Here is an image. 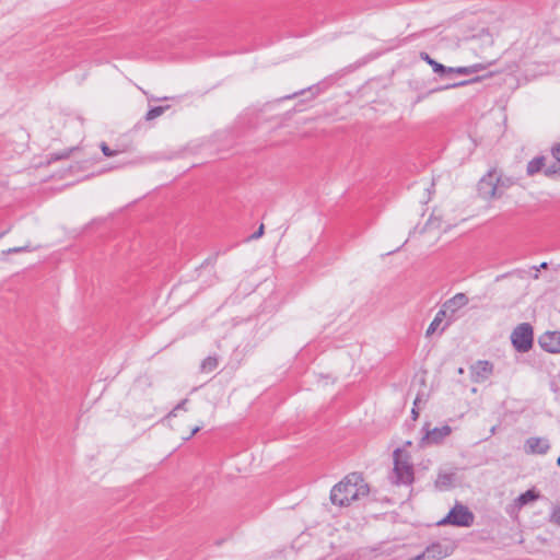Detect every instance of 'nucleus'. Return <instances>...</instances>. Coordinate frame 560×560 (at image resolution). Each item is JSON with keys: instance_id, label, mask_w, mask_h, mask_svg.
<instances>
[{"instance_id": "obj_1", "label": "nucleus", "mask_w": 560, "mask_h": 560, "mask_svg": "<svg viewBox=\"0 0 560 560\" xmlns=\"http://www.w3.org/2000/svg\"><path fill=\"white\" fill-rule=\"evenodd\" d=\"M370 488L360 474L347 475L330 491V501L334 505L349 506L352 502L368 497Z\"/></svg>"}, {"instance_id": "obj_2", "label": "nucleus", "mask_w": 560, "mask_h": 560, "mask_svg": "<svg viewBox=\"0 0 560 560\" xmlns=\"http://www.w3.org/2000/svg\"><path fill=\"white\" fill-rule=\"evenodd\" d=\"M511 342L517 352H528L534 343V330L532 325L528 323L517 325L511 334Z\"/></svg>"}, {"instance_id": "obj_3", "label": "nucleus", "mask_w": 560, "mask_h": 560, "mask_svg": "<svg viewBox=\"0 0 560 560\" xmlns=\"http://www.w3.org/2000/svg\"><path fill=\"white\" fill-rule=\"evenodd\" d=\"M420 57L422 60H424L428 65H430L432 67L433 71L435 73H440V74L456 73V74H462V75H469V74H474V73H477V72L486 69V66L482 63H476V65L468 66V67H455V68L445 67L442 63L432 59L429 56V54H427L424 51L420 52Z\"/></svg>"}, {"instance_id": "obj_4", "label": "nucleus", "mask_w": 560, "mask_h": 560, "mask_svg": "<svg viewBox=\"0 0 560 560\" xmlns=\"http://www.w3.org/2000/svg\"><path fill=\"white\" fill-rule=\"evenodd\" d=\"M392 478L395 483L404 485H409L413 480L412 465L409 463L408 458L404 457L400 450H396L394 452V469Z\"/></svg>"}, {"instance_id": "obj_5", "label": "nucleus", "mask_w": 560, "mask_h": 560, "mask_svg": "<svg viewBox=\"0 0 560 560\" xmlns=\"http://www.w3.org/2000/svg\"><path fill=\"white\" fill-rule=\"evenodd\" d=\"M474 520L475 516L467 506L456 503L448 514L439 522V525L469 527L472 525Z\"/></svg>"}, {"instance_id": "obj_6", "label": "nucleus", "mask_w": 560, "mask_h": 560, "mask_svg": "<svg viewBox=\"0 0 560 560\" xmlns=\"http://www.w3.org/2000/svg\"><path fill=\"white\" fill-rule=\"evenodd\" d=\"M500 175L495 170L488 172L479 184L478 191L483 199L499 198L502 196V190H499Z\"/></svg>"}, {"instance_id": "obj_7", "label": "nucleus", "mask_w": 560, "mask_h": 560, "mask_svg": "<svg viewBox=\"0 0 560 560\" xmlns=\"http://www.w3.org/2000/svg\"><path fill=\"white\" fill-rule=\"evenodd\" d=\"M538 345L549 353L560 354V331H546L538 338Z\"/></svg>"}, {"instance_id": "obj_8", "label": "nucleus", "mask_w": 560, "mask_h": 560, "mask_svg": "<svg viewBox=\"0 0 560 560\" xmlns=\"http://www.w3.org/2000/svg\"><path fill=\"white\" fill-rule=\"evenodd\" d=\"M550 448V443L546 438L532 436L525 441L524 450L526 454H546Z\"/></svg>"}, {"instance_id": "obj_9", "label": "nucleus", "mask_w": 560, "mask_h": 560, "mask_svg": "<svg viewBox=\"0 0 560 560\" xmlns=\"http://www.w3.org/2000/svg\"><path fill=\"white\" fill-rule=\"evenodd\" d=\"M493 372V364L489 361H477L471 365V378L476 383L485 382Z\"/></svg>"}, {"instance_id": "obj_10", "label": "nucleus", "mask_w": 560, "mask_h": 560, "mask_svg": "<svg viewBox=\"0 0 560 560\" xmlns=\"http://www.w3.org/2000/svg\"><path fill=\"white\" fill-rule=\"evenodd\" d=\"M448 555L447 547L440 542L432 544L425 548V550L419 555L422 560H440Z\"/></svg>"}, {"instance_id": "obj_11", "label": "nucleus", "mask_w": 560, "mask_h": 560, "mask_svg": "<svg viewBox=\"0 0 560 560\" xmlns=\"http://www.w3.org/2000/svg\"><path fill=\"white\" fill-rule=\"evenodd\" d=\"M452 432V429L450 425H442L440 428H434L425 433V435L422 438V443H433L439 444L441 443L446 436H448Z\"/></svg>"}, {"instance_id": "obj_12", "label": "nucleus", "mask_w": 560, "mask_h": 560, "mask_svg": "<svg viewBox=\"0 0 560 560\" xmlns=\"http://www.w3.org/2000/svg\"><path fill=\"white\" fill-rule=\"evenodd\" d=\"M468 302H469V300L466 294L457 293L443 304V310L451 311L452 313H455L459 308L467 305Z\"/></svg>"}, {"instance_id": "obj_13", "label": "nucleus", "mask_w": 560, "mask_h": 560, "mask_svg": "<svg viewBox=\"0 0 560 560\" xmlns=\"http://www.w3.org/2000/svg\"><path fill=\"white\" fill-rule=\"evenodd\" d=\"M539 498V494L535 490H527L514 500V505L517 509H522L524 505L533 502Z\"/></svg>"}, {"instance_id": "obj_14", "label": "nucleus", "mask_w": 560, "mask_h": 560, "mask_svg": "<svg viewBox=\"0 0 560 560\" xmlns=\"http://www.w3.org/2000/svg\"><path fill=\"white\" fill-rule=\"evenodd\" d=\"M546 159L544 156H537L528 162L526 173L528 176H533L545 167Z\"/></svg>"}, {"instance_id": "obj_15", "label": "nucleus", "mask_w": 560, "mask_h": 560, "mask_svg": "<svg viewBox=\"0 0 560 560\" xmlns=\"http://www.w3.org/2000/svg\"><path fill=\"white\" fill-rule=\"evenodd\" d=\"M446 316V311L441 308L434 319L431 322V324L429 325L428 329H427V337H430L432 336L438 329L439 327L441 326V324L443 323L444 318Z\"/></svg>"}, {"instance_id": "obj_16", "label": "nucleus", "mask_w": 560, "mask_h": 560, "mask_svg": "<svg viewBox=\"0 0 560 560\" xmlns=\"http://www.w3.org/2000/svg\"><path fill=\"white\" fill-rule=\"evenodd\" d=\"M219 361L217 357H208L206 358L200 365V370L202 373H210L218 368Z\"/></svg>"}, {"instance_id": "obj_17", "label": "nucleus", "mask_w": 560, "mask_h": 560, "mask_svg": "<svg viewBox=\"0 0 560 560\" xmlns=\"http://www.w3.org/2000/svg\"><path fill=\"white\" fill-rule=\"evenodd\" d=\"M453 476L450 474H440L435 480V487L439 489H446L451 487Z\"/></svg>"}, {"instance_id": "obj_18", "label": "nucleus", "mask_w": 560, "mask_h": 560, "mask_svg": "<svg viewBox=\"0 0 560 560\" xmlns=\"http://www.w3.org/2000/svg\"><path fill=\"white\" fill-rule=\"evenodd\" d=\"M479 81H480V78L477 77V78H474L471 80H464V81H459V82H456V83L447 84L445 86L438 88L435 90H432L430 93L438 92V91H444V90H448V89H455V88H459V86H465V85H468L470 83H475V82H479Z\"/></svg>"}, {"instance_id": "obj_19", "label": "nucleus", "mask_w": 560, "mask_h": 560, "mask_svg": "<svg viewBox=\"0 0 560 560\" xmlns=\"http://www.w3.org/2000/svg\"><path fill=\"white\" fill-rule=\"evenodd\" d=\"M166 108H167V106H156V107L151 108L147 113L145 119L153 120V119L160 117L165 112Z\"/></svg>"}, {"instance_id": "obj_20", "label": "nucleus", "mask_w": 560, "mask_h": 560, "mask_svg": "<svg viewBox=\"0 0 560 560\" xmlns=\"http://www.w3.org/2000/svg\"><path fill=\"white\" fill-rule=\"evenodd\" d=\"M550 522L560 526V506L553 508L550 514Z\"/></svg>"}, {"instance_id": "obj_21", "label": "nucleus", "mask_w": 560, "mask_h": 560, "mask_svg": "<svg viewBox=\"0 0 560 560\" xmlns=\"http://www.w3.org/2000/svg\"><path fill=\"white\" fill-rule=\"evenodd\" d=\"M514 184H515V182L512 178H510V177L502 178L500 176L499 190H501V188H509V187L513 186Z\"/></svg>"}, {"instance_id": "obj_22", "label": "nucleus", "mask_w": 560, "mask_h": 560, "mask_svg": "<svg viewBox=\"0 0 560 560\" xmlns=\"http://www.w3.org/2000/svg\"><path fill=\"white\" fill-rule=\"evenodd\" d=\"M27 250H31V248L25 245V246H20V247H12V248H9L7 250L3 252V254H18V253H22V252H27Z\"/></svg>"}, {"instance_id": "obj_23", "label": "nucleus", "mask_w": 560, "mask_h": 560, "mask_svg": "<svg viewBox=\"0 0 560 560\" xmlns=\"http://www.w3.org/2000/svg\"><path fill=\"white\" fill-rule=\"evenodd\" d=\"M544 173L547 176L557 175L558 177H560V166L556 167L553 165V166L546 167V168H544Z\"/></svg>"}, {"instance_id": "obj_24", "label": "nucleus", "mask_w": 560, "mask_h": 560, "mask_svg": "<svg viewBox=\"0 0 560 560\" xmlns=\"http://www.w3.org/2000/svg\"><path fill=\"white\" fill-rule=\"evenodd\" d=\"M187 399H183L170 413H168V417H175L176 416V412L178 410H185V406L187 404Z\"/></svg>"}, {"instance_id": "obj_25", "label": "nucleus", "mask_w": 560, "mask_h": 560, "mask_svg": "<svg viewBox=\"0 0 560 560\" xmlns=\"http://www.w3.org/2000/svg\"><path fill=\"white\" fill-rule=\"evenodd\" d=\"M101 149L106 156H114L116 154V152L110 150V148L104 142L101 144Z\"/></svg>"}, {"instance_id": "obj_26", "label": "nucleus", "mask_w": 560, "mask_h": 560, "mask_svg": "<svg viewBox=\"0 0 560 560\" xmlns=\"http://www.w3.org/2000/svg\"><path fill=\"white\" fill-rule=\"evenodd\" d=\"M264 229H265L264 224H260V226L257 230V232H255L254 234H252L249 236V240H258L259 237H261L262 234H264Z\"/></svg>"}, {"instance_id": "obj_27", "label": "nucleus", "mask_w": 560, "mask_h": 560, "mask_svg": "<svg viewBox=\"0 0 560 560\" xmlns=\"http://www.w3.org/2000/svg\"><path fill=\"white\" fill-rule=\"evenodd\" d=\"M552 155L558 162H560V142L552 148Z\"/></svg>"}, {"instance_id": "obj_28", "label": "nucleus", "mask_w": 560, "mask_h": 560, "mask_svg": "<svg viewBox=\"0 0 560 560\" xmlns=\"http://www.w3.org/2000/svg\"><path fill=\"white\" fill-rule=\"evenodd\" d=\"M533 269L535 270V272H534V275H533V278H534L535 280H537V279L539 278V275H538V272H539V268H537L536 266H534V267H533Z\"/></svg>"}, {"instance_id": "obj_29", "label": "nucleus", "mask_w": 560, "mask_h": 560, "mask_svg": "<svg viewBox=\"0 0 560 560\" xmlns=\"http://www.w3.org/2000/svg\"><path fill=\"white\" fill-rule=\"evenodd\" d=\"M199 430H200V428H199V427L194 428V429L191 430L190 435H189V436H187V438H186V440L190 439V438H191L194 434H196Z\"/></svg>"}, {"instance_id": "obj_30", "label": "nucleus", "mask_w": 560, "mask_h": 560, "mask_svg": "<svg viewBox=\"0 0 560 560\" xmlns=\"http://www.w3.org/2000/svg\"><path fill=\"white\" fill-rule=\"evenodd\" d=\"M538 268H539V270H540V269H547V268H548V264H547L546 261H544V262H541V264L539 265V267H538Z\"/></svg>"}, {"instance_id": "obj_31", "label": "nucleus", "mask_w": 560, "mask_h": 560, "mask_svg": "<svg viewBox=\"0 0 560 560\" xmlns=\"http://www.w3.org/2000/svg\"><path fill=\"white\" fill-rule=\"evenodd\" d=\"M411 413H412V418H413V419H417V418H418V411L416 410V408H413V409L411 410Z\"/></svg>"}, {"instance_id": "obj_32", "label": "nucleus", "mask_w": 560, "mask_h": 560, "mask_svg": "<svg viewBox=\"0 0 560 560\" xmlns=\"http://www.w3.org/2000/svg\"><path fill=\"white\" fill-rule=\"evenodd\" d=\"M505 277V275H502V276H499L497 277V281L500 280L501 278Z\"/></svg>"}, {"instance_id": "obj_33", "label": "nucleus", "mask_w": 560, "mask_h": 560, "mask_svg": "<svg viewBox=\"0 0 560 560\" xmlns=\"http://www.w3.org/2000/svg\"><path fill=\"white\" fill-rule=\"evenodd\" d=\"M557 464L560 466V456L557 459Z\"/></svg>"}, {"instance_id": "obj_34", "label": "nucleus", "mask_w": 560, "mask_h": 560, "mask_svg": "<svg viewBox=\"0 0 560 560\" xmlns=\"http://www.w3.org/2000/svg\"><path fill=\"white\" fill-rule=\"evenodd\" d=\"M296 95H298V93H293L292 97L296 96ZM288 98H291V96H288Z\"/></svg>"}, {"instance_id": "obj_35", "label": "nucleus", "mask_w": 560, "mask_h": 560, "mask_svg": "<svg viewBox=\"0 0 560 560\" xmlns=\"http://www.w3.org/2000/svg\"><path fill=\"white\" fill-rule=\"evenodd\" d=\"M4 235V233H0V238Z\"/></svg>"}]
</instances>
